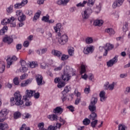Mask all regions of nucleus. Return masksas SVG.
I'll list each match as a JSON object with an SVG mask.
<instances>
[{"label": "nucleus", "mask_w": 130, "mask_h": 130, "mask_svg": "<svg viewBox=\"0 0 130 130\" xmlns=\"http://www.w3.org/2000/svg\"><path fill=\"white\" fill-rule=\"evenodd\" d=\"M61 28V24L57 23L55 26H54V29L56 33H58V36H60L61 35V33H60V29Z\"/></svg>", "instance_id": "obj_12"}, {"label": "nucleus", "mask_w": 130, "mask_h": 130, "mask_svg": "<svg viewBox=\"0 0 130 130\" xmlns=\"http://www.w3.org/2000/svg\"><path fill=\"white\" fill-rule=\"evenodd\" d=\"M85 42L87 44H91L93 43V38L91 37H87L85 39Z\"/></svg>", "instance_id": "obj_35"}, {"label": "nucleus", "mask_w": 130, "mask_h": 130, "mask_svg": "<svg viewBox=\"0 0 130 130\" xmlns=\"http://www.w3.org/2000/svg\"><path fill=\"white\" fill-rule=\"evenodd\" d=\"M69 2H70V0H59L57 2V5H59V6L61 5H67Z\"/></svg>", "instance_id": "obj_29"}, {"label": "nucleus", "mask_w": 130, "mask_h": 130, "mask_svg": "<svg viewBox=\"0 0 130 130\" xmlns=\"http://www.w3.org/2000/svg\"><path fill=\"white\" fill-rule=\"evenodd\" d=\"M47 118L51 121H56L58 119V116L55 114H52L47 116Z\"/></svg>", "instance_id": "obj_16"}, {"label": "nucleus", "mask_w": 130, "mask_h": 130, "mask_svg": "<svg viewBox=\"0 0 130 130\" xmlns=\"http://www.w3.org/2000/svg\"><path fill=\"white\" fill-rule=\"evenodd\" d=\"M20 63L21 67H27V63H26V61L23 59L20 60Z\"/></svg>", "instance_id": "obj_59"}, {"label": "nucleus", "mask_w": 130, "mask_h": 130, "mask_svg": "<svg viewBox=\"0 0 130 130\" xmlns=\"http://www.w3.org/2000/svg\"><path fill=\"white\" fill-rule=\"evenodd\" d=\"M22 114L19 112H16L14 114V117L15 119H18L19 117H21Z\"/></svg>", "instance_id": "obj_36"}, {"label": "nucleus", "mask_w": 130, "mask_h": 130, "mask_svg": "<svg viewBox=\"0 0 130 130\" xmlns=\"http://www.w3.org/2000/svg\"><path fill=\"white\" fill-rule=\"evenodd\" d=\"M87 4V1H84L82 3H81V2L78 3V4L76 5V7H77L78 8L81 7H85V5Z\"/></svg>", "instance_id": "obj_43"}, {"label": "nucleus", "mask_w": 130, "mask_h": 130, "mask_svg": "<svg viewBox=\"0 0 130 130\" xmlns=\"http://www.w3.org/2000/svg\"><path fill=\"white\" fill-rule=\"evenodd\" d=\"M87 66L85 64H81L80 66V74L83 75V74H85L86 73V69Z\"/></svg>", "instance_id": "obj_27"}, {"label": "nucleus", "mask_w": 130, "mask_h": 130, "mask_svg": "<svg viewBox=\"0 0 130 130\" xmlns=\"http://www.w3.org/2000/svg\"><path fill=\"white\" fill-rule=\"evenodd\" d=\"M84 93H85V94H89V93H90V91H91L90 86H88V87H86L84 89Z\"/></svg>", "instance_id": "obj_52"}, {"label": "nucleus", "mask_w": 130, "mask_h": 130, "mask_svg": "<svg viewBox=\"0 0 130 130\" xmlns=\"http://www.w3.org/2000/svg\"><path fill=\"white\" fill-rule=\"evenodd\" d=\"M91 121L88 118H85L83 121V123L84 125H89Z\"/></svg>", "instance_id": "obj_37"}, {"label": "nucleus", "mask_w": 130, "mask_h": 130, "mask_svg": "<svg viewBox=\"0 0 130 130\" xmlns=\"http://www.w3.org/2000/svg\"><path fill=\"white\" fill-rule=\"evenodd\" d=\"M86 4L89 7H93L95 4V0H88Z\"/></svg>", "instance_id": "obj_39"}, {"label": "nucleus", "mask_w": 130, "mask_h": 130, "mask_svg": "<svg viewBox=\"0 0 130 130\" xmlns=\"http://www.w3.org/2000/svg\"><path fill=\"white\" fill-rule=\"evenodd\" d=\"M15 21V17H11L10 18H4L1 21L2 25H7L10 24V27H16V22Z\"/></svg>", "instance_id": "obj_2"}, {"label": "nucleus", "mask_w": 130, "mask_h": 130, "mask_svg": "<svg viewBox=\"0 0 130 130\" xmlns=\"http://www.w3.org/2000/svg\"><path fill=\"white\" fill-rule=\"evenodd\" d=\"M25 102V106H30L32 105V103L27 98V96H23L20 93V91H17L14 93V97L10 98V104L11 106L16 105L17 106H21L24 104V102Z\"/></svg>", "instance_id": "obj_1"}, {"label": "nucleus", "mask_w": 130, "mask_h": 130, "mask_svg": "<svg viewBox=\"0 0 130 130\" xmlns=\"http://www.w3.org/2000/svg\"><path fill=\"white\" fill-rule=\"evenodd\" d=\"M82 15L83 19H88L90 16L89 14L87 13V11H84V13L82 14Z\"/></svg>", "instance_id": "obj_45"}, {"label": "nucleus", "mask_w": 130, "mask_h": 130, "mask_svg": "<svg viewBox=\"0 0 130 130\" xmlns=\"http://www.w3.org/2000/svg\"><path fill=\"white\" fill-rule=\"evenodd\" d=\"M5 69H6V66L3 64L2 67H0V73H3V72H5Z\"/></svg>", "instance_id": "obj_63"}, {"label": "nucleus", "mask_w": 130, "mask_h": 130, "mask_svg": "<svg viewBox=\"0 0 130 130\" xmlns=\"http://www.w3.org/2000/svg\"><path fill=\"white\" fill-rule=\"evenodd\" d=\"M117 61H118V56H115L112 59L107 62V66L108 68H110L112 67L113 64H115Z\"/></svg>", "instance_id": "obj_6"}, {"label": "nucleus", "mask_w": 130, "mask_h": 130, "mask_svg": "<svg viewBox=\"0 0 130 130\" xmlns=\"http://www.w3.org/2000/svg\"><path fill=\"white\" fill-rule=\"evenodd\" d=\"M62 69V64H61L59 66L56 67L54 69V71H55V72H58V71H61Z\"/></svg>", "instance_id": "obj_53"}, {"label": "nucleus", "mask_w": 130, "mask_h": 130, "mask_svg": "<svg viewBox=\"0 0 130 130\" xmlns=\"http://www.w3.org/2000/svg\"><path fill=\"white\" fill-rule=\"evenodd\" d=\"M91 114L89 116L90 120H95L97 118V113H96V109L94 111H90Z\"/></svg>", "instance_id": "obj_17"}, {"label": "nucleus", "mask_w": 130, "mask_h": 130, "mask_svg": "<svg viewBox=\"0 0 130 130\" xmlns=\"http://www.w3.org/2000/svg\"><path fill=\"white\" fill-rule=\"evenodd\" d=\"M3 41L5 43H8V44H11V43H13L14 40L12 37L7 36L3 39Z\"/></svg>", "instance_id": "obj_15"}, {"label": "nucleus", "mask_w": 130, "mask_h": 130, "mask_svg": "<svg viewBox=\"0 0 130 130\" xmlns=\"http://www.w3.org/2000/svg\"><path fill=\"white\" fill-rule=\"evenodd\" d=\"M114 85H115V83L113 82L112 84L109 85V82H107L104 85L105 89L106 90H110V91H112L113 89H114Z\"/></svg>", "instance_id": "obj_14"}, {"label": "nucleus", "mask_w": 130, "mask_h": 130, "mask_svg": "<svg viewBox=\"0 0 130 130\" xmlns=\"http://www.w3.org/2000/svg\"><path fill=\"white\" fill-rule=\"evenodd\" d=\"M30 68H31V69H34V68H35L36 67H37V63L36 62L32 61L31 63L29 64Z\"/></svg>", "instance_id": "obj_57"}, {"label": "nucleus", "mask_w": 130, "mask_h": 130, "mask_svg": "<svg viewBox=\"0 0 130 130\" xmlns=\"http://www.w3.org/2000/svg\"><path fill=\"white\" fill-rule=\"evenodd\" d=\"M94 26H102L103 25V20H95L93 22Z\"/></svg>", "instance_id": "obj_26"}, {"label": "nucleus", "mask_w": 130, "mask_h": 130, "mask_svg": "<svg viewBox=\"0 0 130 130\" xmlns=\"http://www.w3.org/2000/svg\"><path fill=\"white\" fill-rule=\"evenodd\" d=\"M69 86H67L64 88L63 90L61 92V94L62 95L61 97V99L64 102V101H66L67 100V94L70 92V89L69 88Z\"/></svg>", "instance_id": "obj_8"}, {"label": "nucleus", "mask_w": 130, "mask_h": 130, "mask_svg": "<svg viewBox=\"0 0 130 130\" xmlns=\"http://www.w3.org/2000/svg\"><path fill=\"white\" fill-rule=\"evenodd\" d=\"M7 31H8V26H4L3 28L0 30V35H5Z\"/></svg>", "instance_id": "obj_31"}, {"label": "nucleus", "mask_w": 130, "mask_h": 130, "mask_svg": "<svg viewBox=\"0 0 130 130\" xmlns=\"http://www.w3.org/2000/svg\"><path fill=\"white\" fill-rule=\"evenodd\" d=\"M74 52H75V49L73 47L68 50V53L71 56H73V55H74Z\"/></svg>", "instance_id": "obj_42"}, {"label": "nucleus", "mask_w": 130, "mask_h": 130, "mask_svg": "<svg viewBox=\"0 0 130 130\" xmlns=\"http://www.w3.org/2000/svg\"><path fill=\"white\" fill-rule=\"evenodd\" d=\"M123 2L124 0H115L112 5V7L113 9H116V8H118L122 6L123 4Z\"/></svg>", "instance_id": "obj_10"}, {"label": "nucleus", "mask_w": 130, "mask_h": 130, "mask_svg": "<svg viewBox=\"0 0 130 130\" xmlns=\"http://www.w3.org/2000/svg\"><path fill=\"white\" fill-rule=\"evenodd\" d=\"M97 123H98V120H94L92 121L90 123L91 127H92L93 128H95V127H96V125L97 124Z\"/></svg>", "instance_id": "obj_40"}, {"label": "nucleus", "mask_w": 130, "mask_h": 130, "mask_svg": "<svg viewBox=\"0 0 130 130\" xmlns=\"http://www.w3.org/2000/svg\"><path fill=\"white\" fill-rule=\"evenodd\" d=\"M63 111L62 108L60 107H57L55 109H53V112L56 114V113H58L59 114H61Z\"/></svg>", "instance_id": "obj_23"}, {"label": "nucleus", "mask_w": 130, "mask_h": 130, "mask_svg": "<svg viewBox=\"0 0 130 130\" xmlns=\"http://www.w3.org/2000/svg\"><path fill=\"white\" fill-rule=\"evenodd\" d=\"M51 53L54 56H57L59 58H60L61 55H62V53L60 52V51H58L57 50H52Z\"/></svg>", "instance_id": "obj_19"}, {"label": "nucleus", "mask_w": 130, "mask_h": 130, "mask_svg": "<svg viewBox=\"0 0 130 130\" xmlns=\"http://www.w3.org/2000/svg\"><path fill=\"white\" fill-rule=\"evenodd\" d=\"M28 77V74H24L23 75H21L20 76L21 80H25Z\"/></svg>", "instance_id": "obj_62"}, {"label": "nucleus", "mask_w": 130, "mask_h": 130, "mask_svg": "<svg viewBox=\"0 0 130 130\" xmlns=\"http://www.w3.org/2000/svg\"><path fill=\"white\" fill-rule=\"evenodd\" d=\"M36 91L35 90H30L27 89L26 91V95L23 96V97H26V98H30V97H32L33 96V93H35Z\"/></svg>", "instance_id": "obj_22"}, {"label": "nucleus", "mask_w": 130, "mask_h": 130, "mask_svg": "<svg viewBox=\"0 0 130 130\" xmlns=\"http://www.w3.org/2000/svg\"><path fill=\"white\" fill-rule=\"evenodd\" d=\"M9 112L7 109H3L0 111V117L2 118H6V116L8 115Z\"/></svg>", "instance_id": "obj_18"}, {"label": "nucleus", "mask_w": 130, "mask_h": 130, "mask_svg": "<svg viewBox=\"0 0 130 130\" xmlns=\"http://www.w3.org/2000/svg\"><path fill=\"white\" fill-rule=\"evenodd\" d=\"M29 44H30V43H29V41H25L23 43V46L24 47H28V46H29Z\"/></svg>", "instance_id": "obj_64"}, {"label": "nucleus", "mask_w": 130, "mask_h": 130, "mask_svg": "<svg viewBox=\"0 0 130 130\" xmlns=\"http://www.w3.org/2000/svg\"><path fill=\"white\" fill-rule=\"evenodd\" d=\"M106 32H107V33H108L109 35H110L111 36V35H114V34H115V31H114V29L111 28L106 29Z\"/></svg>", "instance_id": "obj_28"}, {"label": "nucleus", "mask_w": 130, "mask_h": 130, "mask_svg": "<svg viewBox=\"0 0 130 130\" xmlns=\"http://www.w3.org/2000/svg\"><path fill=\"white\" fill-rule=\"evenodd\" d=\"M22 117L23 119H26V118H30L31 117V115L29 113H25L23 114Z\"/></svg>", "instance_id": "obj_48"}, {"label": "nucleus", "mask_w": 130, "mask_h": 130, "mask_svg": "<svg viewBox=\"0 0 130 130\" xmlns=\"http://www.w3.org/2000/svg\"><path fill=\"white\" fill-rule=\"evenodd\" d=\"M27 4H28V0H22L21 3L15 4L14 8L15 9H21Z\"/></svg>", "instance_id": "obj_9"}, {"label": "nucleus", "mask_w": 130, "mask_h": 130, "mask_svg": "<svg viewBox=\"0 0 130 130\" xmlns=\"http://www.w3.org/2000/svg\"><path fill=\"white\" fill-rule=\"evenodd\" d=\"M74 93L76 94V96H77L78 98H81V92L78 91V89H75Z\"/></svg>", "instance_id": "obj_54"}, {"label": "nucleus", "mask_w": 130, "mask_h": 130, "mask_svg": "<svg viewBox=\"0 0 130 130\" xmlns=\"http://www.w3.org/2000/svg\"><path fill=\"white\" fill-rule=\"evenodd\" d=\"M8 14H11L13 13V5H10L6 10Z\"/></svg>", "instance_id": "obj_46"}, {"label": "nucleus", "mask_w": 130, "mask_h": 130, "mask_svg": "<svg viewBox=\"0 0 130 130\" xmlns=\"http://www.w3.org/2000/svg\"><path fill=\"white\" fill-rule=\"evenodd\" d=\"M124 26H125V28H124V27H123V31L124 32H126V31H127V27H128V23L125 22Z\"/></svg>", "instance_id": "obj_60"}, {"label": "nucleus", "mask_w": 130, "mask_h": 130, "mask_svg": "<svg viewBox=\"0 0 130 130\" xmlns=\"http://www.w3.org/2000/svg\"><path fill=\"white\" fill-rule=\"evenodd\" d=\"M58 41L60 45H64V44H67L69 40V37L67 35H62L61 36V35L58 36Z\"/></svg>", "instance_id": "obj_5"}, {"label": "nucleus", "mask_w": 130, "mask_h": 130, "mask_svg": "<svg viewBox=\"0 0 130 130\" xmlns=\"http://www.w3.org/2000/svg\"><path fill=\"white\" fill-rule=\"evenodd\" d=\"M114 46L110 43H107L104 47H100V49L101 48H104V49H106L109 51V50H112Z\"/></svg>", "instance_id": "obj_13"}, {"label": "nucleus", "mask_w": 130, "mask_h": 130, "mask_svg": "<svg viewBox=\"0 0 130 130\" xmlns=\"http://www.w3.org/2000/svg\"><path fill=\"white\" fill-rule=\"evenodd\" d=\"M106 94V92H105L104 90H103L100 92V101H101V102H104V101H105V100H106V99H107V97L105 96Z\"/></svg>", "instance_id": "obj_21"}, {"label": "nucleus", "mask_w": 130, "mask_h": 130, "mask_svg": "<svg viewBox=\"0 0 130 130\" xmlns=\"http://www.w3.org/2000/svg\"><path fill=\"white\" fill-rule=\"evenodd\" d=\"M93 51H94V50L93 49V46H91L85 48L83 52L85 54H89V53H92Z\"/></svg>", "instance_id": "obj_20"}, {"label": "nucleus", "mask_w": 130, "mask_h": 130, "mask_svg": "<svg viewBox=\"0 0 130 130\" xmlns=\"http://www.w3.org/2000/svg\"><path fill=\"white\" fill-rule=\"evenodd\" d=\"M33 81L32 78H29L26 80L25 81L21 83V87H26L28 84H30V83Z\"/></svg>", "instance_id": "obj_24"}, {"label": "nucleus", "mask_w": 130, "mask_h": 130, "mask_svg": "<svg viewBox=\"0 0 130 130\" xmlns=\"http://www.w3.org/2000/svg\"><path fill=\"white\" fill-rule=\"evenodd\" d=\"M23 14H24L23 13V11H22L21 10H17L16 12V15L17 16V17H20V16H21L22 15H23Z\"/></svg>", "instance_id": "obj_49"}, {"label": "nucleus", "mask_w": 130, "mask_h": 130, "mask_svg": "<svg viewBox=\"0 0 130 130\" xmlns=\"http://www.w3.org/2000/svg\"><path fill=\"white\" fill-rule=\"evenodd\" d=\"M118 130H125L126 126L124 124H120L118 125Z\"/></svg>", "instance_id": "obj_38"}, {"label": "nucleus", "mask_w": 130, "mask_h": 130, "mask_svg": "<svg viewBox=\"0 0 130 130\" xmlns=\"http://www.w3.org/2000/svg\"><path fill=\"white\" fill-rule=\"evenodd\" d=\"M57 126L50 125L48 127V130H55L57 129Z\"/></svg>", "instance_id": "obj_56"}, {"label": "nucleus", "mask_w": 130, "mask_h": 130, "mask_svg": "<svg viewBox=\"0 0 130 130\" xmlns=\"http://www.w3.org/2000/svg\"><path fill=\"white\" fill-rule=\"evenodd\" d=\"M18 20L19 22H24L26 20V16L23 13L18 17Z\"/></svg>", "instance_id": "obj_33"}, {"label": "nucleus", "mask_w": 130, "mask_h": 130, "mask_svg": "<svg viewBox=\"0 0 130 130\" xmlns=\"http://www.w3.org/2000/svg\"><path fill=\"white\" fill-rule=\"evenodd\" d=\"M38 127L39 128V130H47L44 128V123L43 122L39 123L38 124Z\"/></svg>", "instance_id": "obj_34"}, {"label": "nucleus", "mask_w": 130, "mask_h": 130, "mask_svg": "<svg viewBox=\"0 0 130 130\" xmlns=\"http://www.w3.org/2000/svg\"><path fill=\"white\" fill-rule=\"evenodd\" d=\"M85 12H86V13H87V14L88 15H89V16L91 15V13H92V9H91V8H87L86 10H85Z\"/></svg>", "instance_id": "obj_61"}, {"label": "nucleus", "mask_w": 130, "mask_h": 130, "mask_svg": "<svg viewBox=\"0 0 130 130\" xmlns=\"http://www.w3.org/2000/svg\"><path fill=\"white\" fill-rule=\"evenodd\" d=\"M9 128V125L6 123H0V130H6Z\"/></svg>", "instance_id": "obj_25"}, {"label": "nucleus", "mask_w": 130, "mask_h": 130, "mask_svg": "<svg viewBox=\"0 0 130 130\" xmlns=\"http://www.w3.org/2000/svg\"><path fill=\"white\" fill-rule=\"evenodd\" d=\"M35 94H34V97L35 98V99H38L40 97V93L39 92H34Z\"/></svg>", "instance_id": "obj_55"}, {"label": "nucleus", "mask_w": 130, "mask_h": 130, "mask_svg": "<svg viewBox=\"0 0 130 130\" xmlns=\"http://www.w3.org/2000/svg\"><path fill=\"white\" fill-rule=\"evenodd\" d=\"M98 102V99L97 98L92 97L90 101V103L88 106L89 111H94L96 109V104Z\"/></svg>", "instance_id": "obj_4"}, {"label": "nucleus", "mask_w": 130, "mask_h": 130, "mask_svg": "<svg viewBox=\"0 0 130 130\" xmlns=\"http://www.w3.org/2000/svg\"><path fill=\"white\" fill-rule=\"evenodd\" d=\"M22 67L20 69L21 73H26L28 71V68L26 66H22Z\"/></svg>", "instance_id": "obj_51"}, {"label": "nucleus", "mask_w": 130, "mask_h": 130, "mask_svg": "<svg viewBox=\"0 0 130 130\" xmlns=\"http://www.w3.org/2000/svg\"><path fill=\"white\" fill-rule=\"evenodd\" d=\"M69 57H70V56H69V55L63 54L61 57V59L63 61L67 60V59H68Z\"/></svg>", "instance_id": "obj_50"}, {"label": "nucleus", "mask_w": 130, "mask_h": 130, "mask_svg": "<svg viewBox=\"0 0 130 130\" xmlns=\"http://www.w3.org/2000/svg\"><path fill=\"white\" fill-rule=\"evenodd\" d=\"M40 51L41 52V53H40ZM47 51V48H45L40 49V50H37V53H38V54H39V55H40L41 54H44V53H46Z\"/></svg>", "instance_id": "obj_30"}, {"label": "nucleus", "mask_w": 130, "mask_h": 130, "mask_svg": "<svg viewBox=\"0 0 130 130\" xmlns=\"http://www.w3.org/2000/svg\"><path fill=\"white\" fill-rule=\"evenodd\" d=\"M67 109H69L71 112H74V111H75V107H74L73 106H69L67 107Z\"/></svg>", "instance_id": "obj_58"}, {"label": "nucleus", "mask_w": 130, "mask_h": 130, "mask_svg": "<svg viewBox=\"0 0 130 130\" xmlns=\"http://www.w3.org/2000/svg\"><path fill=\"white\" fill-rule=\"evenodd\" d=\"M49 20V16L48 15H46V16H43L42 18V21H43L46 23L48 22Z\"/></svg>", "instance_id": "obj_41"}, {"label": "nucleus", "mask_w": 130, "mask_h": 130, "mask_svg": "<svg viewBox=\"0 0 130 130\" xmlns=\"http://www.w3.org/2000/svg\"><path fill=\"white\" fill-rule=\"evenodd\" d=\"M70 67L66 66L64 68L63 75H62V80L64 81V82H68V81H70L71 79V76H70Z\"/></svg>", "instance_id": "obj_3"}, {"label": "nucleus", "mask_w": 130, "mask_h": 130, "mask_svg": "<svg viewBox=\"0 0 130 130\" xmlns=\"http://www.w3.org/2000/svg\"><path fill=\"white\" fill-rule=\"evenodd\" d=\"M40 15H41V12L40 11V12H37L33 18V21H37V20L39 19V17H40Z\"/></svg>", "instance_id": "obj_32"}, {"label": "nucleus", "mask_w": 130, "mask_h": 130, "mask_svg": "<svg viewBox=\"0 0 130 130\" xmlns=\"http://www.w3.org/2000/svg\"><path fill=\"white\" fill-rule=\"evenodd\" d=\"M66 86V83L64 82H59L58 84H57V87L61 89V88H62L63 87H64Z\"/></svg>", "instance_id": "obj_44"}, {"label": "nucleus", "mask_w": 130, "mask_h": 130, "mask_svg": "<svg viewBox=\"0 0 130 130\" xmlns=\"http://www.w3.org/2000/svg\"><path fill=\"white\" fill-rule=\"evenodd\" d=\"M13 83L14 85L18 86L19 84H20V82H19V78H18V77L14 78L13 79Z\"/></svg>", "instance_id": "obj_47"}, {"label": "nucleus", "mask_w": 130, "mask_h": 130, "mask_svg": "<svg viewBox=\"0 0 130 130\" xmlns=\"http://www.w3.org/2000/svg\"><path fill=\"white\" fill-rule=\"evenodd\" d=\"M17 59V57H16V56H13L11 58H8L6 60L7 62V69H10V66H12V64H13V62H14V61H16Z\"/></svg>", "instance_id": "obj_7"}, {"label": "nucleus", "mask_w": 130, "mask_h": 130, "mask_svg": "<svg viewBox=\"0 0 130 130\" xmlns=\"http://www.w3.org/2000/svg\"><path fill=\"white\" fill-rule=\"evenodd\" d=\"M36 80L38 86H41L42 85V82H43V77L41 75L38 74L36 76Z\"/></svg>", "instance_id": "obj_11"}]
</instances>
